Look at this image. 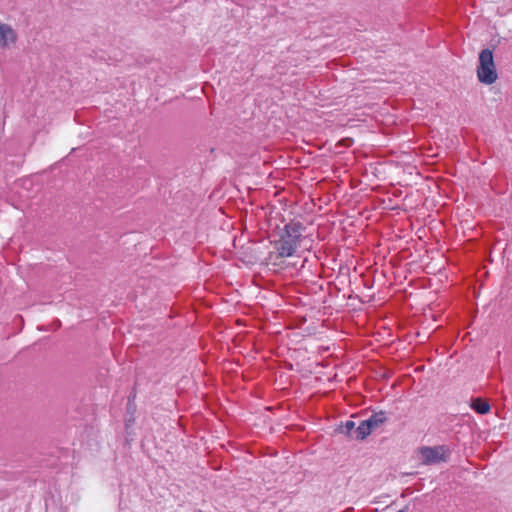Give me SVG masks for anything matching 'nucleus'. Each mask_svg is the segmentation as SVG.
Returning a JSON list of instances; mask_svg holds the SVG:
<instances>
[{"mask_svg": "<svg viewBox=\"0 0 512 512\" xmlns=\"http://www.w3.org/2000/svg\"><path fill=\"white\" fill-rule=\"evenodd\" d=\"M303 226L299 222H289L285 225L280 239L275 242V249L280 257H291L296 252L302 237Z\"/></svg>", "mask_w": 512, "mask_h": 512, "instance_id": "1", "label": "nucleus"}, {"mask_svg": "<svg viewBox=\"0 0 512 512\" xmlns=\"http://www.w3.org/2000/svg\"><path fill=\"white\" fill-rule=\"evenodd\" d=\"M416 452L421 464L426 466L447 462L451 454L450 448L446 445L421 446Z\"/></svg>", "mask_w": 512, "mask_h": 512, "instance_id": "2", "label": "nucleus"}, {"mask_svg": "<svg viewBox=\"0 0 512 512\" xmlns=\"http://www.w3.org/2000/svg\"><path fill=\"white\" fill-rule=\"evenodd\" d=\"M17 40L18 34L15 29L9 24L0 22V48H11Z\"/></svg>", "mask_w": 512, "mask_h": 512, "instance_id": "3", "label": "nucleus"}, {"mask_svg": "<svg viewBox=\"0 0 512 512\" xmlns=\"http://www.w3.org/2000/svg\"><path fill=\"white\" fill-rule=\"evenodd\" d=\"M496 66H478L477 76L480 82L490 85L497 79Z\"/></svg>", "mask_w": 512, "mask_h": 512, "instance_id": "4", "label": "nucleus"}, {"mask_svg": "<svg viewBox=\"0 0 512 512\" xmlns=\"http://www.w3.org/2000/svg\"><path fill=\"white\" fill-rule=\"evenodd\" d=\"M387 420L386 414L383 411L377 412L372 414L368 419L367 422L373 431L374 429L380 427L382 424H384Z\"/></svg>", "mask_w": 512, "mask_h": 512, "instance_id": "5", "label": "nucleus"}, {"mask_svg": "<svg viewBox=\"0 0 512 512\" xmlns=\"http://www.w3.org/2000/svg\"><path fill=\"white\" fill-rule=\"evenodd\" d=\"M471 408L475 412L484 415V414H487L490 411L491 406H490V404L487 401H485V400H483L481 398H475L471 402Z\"/></svg>", "mask_w": 512, "mask_h": 512, "instance_id": "6", "label": "nucleus"}, {"mask_svg": "<svg viewBox=\"0 0 512 512\" xmlns=\"http://www.w3.org/2000/svg\"><path fill=\"white\" fill-rule=\"evenodd\" d=\"M372 432L367 420L361 421L355 429L354 439L363 440Z\"/></svg>", "mask_w": 512, "mask_h": 512, "instance_id": "7", "label": "nucleus"}, {"mask_svg": "<svg viewBox=\"0 0 512 512\" xmlns=\"http://www.w3.org/2000/svg\"><path fill=\"white\" fill-rule=\"evenodd\" d=\"M479 64H493V54L489 49H484L479 54Z\"/></svg>", "mask_w": 512, "mask_h": 512, "instance_id": "8", "label": "nucleus"}, {"mask_svg": "<svg viewBox=\"0 0 512 512\" xmlns=\"http://www.w3.org/2000/svg\"><path fill=\"white\" fill-rule=\"evenodd\" d=\"M356 428V423L354 421L349 420L342 426V432L354 439V435H356Z\"/></svg>", "mask_w": 512, "mask_h": 512, "instance_id": "9", "label": "nucleus"}, {"mask_svg": "<svg viewBox=\"0 0 512 512\" xmlns=\"http://www.w3.org/2000/svg\"><path fill=\"white\" fill-rule=\"evenodd\" d=\"M397 512H404V510H399V511H397Z\"/></svg>", "mask_w": 512, "mask_h": 512, "instance_id": "10", "label": "nucleus"}]
</instances>
